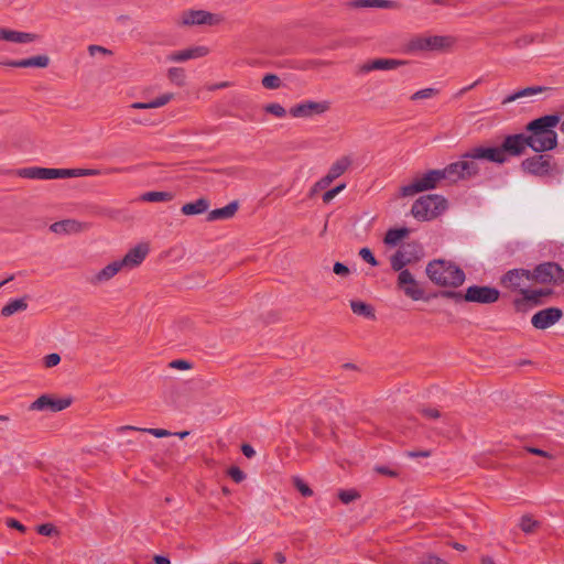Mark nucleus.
Here are the masks:
<instances>
[{
	"instance_id": "obj_50",
	"label": "nucleus",
	"mask_w": 564,
	"mask_h": 564,
	"mask_svg": "<svg viewBox=\"0 0 564 564\" xmlns=\"http://www.w3.org/2000/svg\"><path fill=\"white\" fill-rule=\"evenodd\" d=\"M36 531L41 535L51 536L56 532V528L51 523H44L39 525Z\"/></svg>"
},
{
	"instance_id": "obj_44",
	"label": "nucleus",
	"mask_w": 564,
	"mask_h": 564,
	"mask_svg": "<svg viewBox=\"0 0 564 564\" xmlns=\"http://www.w3.org/2000/svg\"><path fill=\"white\" fill-rule=\"evenodd\" d=\"M419 564H448L445 560L435 554L429 553L420 557Z\"/></svg>"
},
{
	"instance_id": "obj_15",
	"label": "nucleus",
	"mask_w": 564,
	"mask_h": 564,
	"mask_svg": "<svg viewBox=\"0 0 564 564\" xmlns=\"http://www.w3.org/2000/svg\"><path fill=\"white\" fill-rule=\"evenodd\" d=\"M72 402L73 399L69 397L55 398L50 394H43L30 405V409L34 411L59 412L67 409Z\"/></svg>"
},
{
	"instance_id": "obj_56",
	"label": "nucleus",
	"mask_w": 564,
	"mask_h": 564,
	"mask_svg": "<svg viewBox=\"0 0 564 564\" xmlns=\"http://www.w3.org/2000/svg\"><path fill=\"white\" fill-rule=\"evenodd\" d=\"M536 37V35H523L522 37L516 41V44L518 47H523L534 42Z\"/></svg>"
},
{
	"instance_id": "obj_53",
	"label": "nucleus",
	"mask_w": 564,
	"mask_h": 564,
	"mask_svg": "<svg viewBox=\"0 0 564 564\" xmlns=\"http://www.w3.org/2000/svg\"><path fill=\"white\" fill-rule=\"evenodd\" d=\"M6 524L8 528L15 529V530L20 531L21 533H25V531H26L25 525H23L20 521H18L17 519H13V518H8L6 520Z\"/></svg>"
},
{
	"instance_id": "obj_31",
	"label": "nucleus",
	"mask_w": 564,
	"mask_h": 564,
	"mask_svg": "<svg viewBox=\"0 0 564 564\" xmlns=\"http://www.w3.org/2000/svg\"><path fill=\"white\" fill-rule=\"evenodd\" d=\"M209 207V203L205 198H198L195 202L184 204L182 206V213L187 216L199 215L205 213Z\"/></svg>"
},
{
	"instance_id": "obj_10",
	"label": "nucleus",
	"mask_w": 564,
	"mask_h": 564,
	"mask_svg": "<svg viewBox=\"0 0 564 564\" xmlns=\"http://www.w3.org/2000/svg\"><path fill=\"white\" fill-rule=\"evenodd\" d=\"M352 164V159L349 155H343L338 158L333 164L330 165L328 172L326 175H324L322 178H319L313 187V192H316L318 189H325L327 188L335 180L340 177L343 174H345L349 167Z\"/></svg>"
},
{
	"instance_id": "obj_43",
	"label": "nucleus",
	"mask_w": 564,
	"mask_h": 564,
	"mask_svg": "<svg viewBox=\"0 0 564 564\" xmlns=\"http://www.w3.org/2000/svg\"><path fill=\"white\" fill-rule=\"evenodd\" d=\"M264 110L276 118H283L286 115L285 109L280 104L275 102L267 105Z\"/></svg>"
},
{
	"instance_id": "obj_4",
	"label": "nucleus",
	"mask_w": 564,
	"mask_h": 564,
	"mask_svg": "<svg viewBox=\"0 0 564 564\" xmlns=\"http://www.w3.org/2000/svg\"><path fill=\"white\" fill-rule=\"evenodd\" d=\"M446 209V200L440 195L422 196L412 205L411 213L417 220H431Z\"/></svg>"
},
{
	"instance_id": "obj_46",
	"label": "nucleus",
	"mask_w": 564,
	"mask_h": 564,
	"mask_svg": "<svg viewBox=\"0 0 564 564\" xmlns=\"http://www.w3.org/2000/svg\"><path fill=\"white\" fill-rule=\"evenodd\" d=\"M294 485L304 497H311L313 495V490L301 478H294Z\"/></svg>"
},
{
	"instance_id": "obj_49",
	"label": "nucleus",
	"mask_w": 564,
	"mask_h": 564,
	"mask_svg": "<svg viewBox=\"0 0 564 564\" xmlns=\"http://www.w3.org/2000/svg\"><path fill=\"white\" fill-rule=\"evenodd\" d=\"M61 356L56 352L48 354L44 357V365L46 368L55 367L59 364Z\"/></svg>"
},
{
	"instance_id": "obj_2",
	"label": "nucleus",
	"mask_w": 564,
	"mask_h": 564,
	"mask_svg": "<svg viewBox=\"0 0 564 564\" xmlns=\"http://www.w3.org/2000/svg\"><path fill=\"white\" fill-rule=\"evenodd\" d=\"M561 122L558 115H546L530 121L525 127L529 148L542 153L557 145V134L554 128Z\"/></svg>"
},
{
	"instance_id": "obj_58",
	"label": "nucleus",
	"mask_w": 564,
	"mask_h": 564,
	"mask_svg": "<svg viewBox=\"0 0 564 564\" xmlns=\"http://www.w3.org/2000/svg\"><path fill=\"white\" fill-rule=\"evenodd\" d=\"M376 470L379 473V474H382V475H387V476H390V477H397L398 476V473L394 471V470H391L390 468L388 467H376Z\"/></svg>"
},
{
	"instance_id": "obj_14",
	"label": "nucleus",
	"mask_w": 564,
	"mask_h": 564,
	"mask_svg": "<svg viewBox=\"0 0 564 564\" xmlns=\"http://www.w3.org/2000/svg\"><path fill=\"white\" fill-rule=\"evenodd\" d=\"M397 284L413 301H420L424 297V289L409 270L399 273Z\"/></svg>"
},
{
	"instance_id": "obj_8",
	"label": "nucleus",
	"mask_w": 564,
	"mask_h": 564,
	"mask_svg": "<svg viewBox=\"0 0 564 564\" xmlns=\"http://www.w3.org/2000/svg\"><path fill=\"white\" fill-rule=\"evenodd\" d=\"M521 166L524 172L536 176H550L558 172L556 164L549 154L528 158Z\"/></svg>"
},
{
	"instance_id": "obj_40",
	"label": "nucleus",
	"mask_w": 564,
	"mask_h": 564,
	"mask_svg": "<svg viewBox=\"0 0 564 564\" xmlns=\"http://www.w3.org/2000/svg\"><path fill=\"white\" fill-rule=\"evenodd\" d=\"M169 79L177 86H183L185 83V72L181 67H172L167 70Z\"/></svg>"
},
{
	"instance_id": "obj_29",
	"label": "nucleus",
	"mask_w": 564,
	"mask_h": 564,
	"mask_svg": "<svg viewBox=\"0 0 564 564\" xmlns=\"http://www.w3.org/2000/svg\"><path fill=\"white\" fill-rule=\"evenodd\" d=\"M174 98L172 93L163 94L149 102H133L131 108L133 109H152L160 108L169 104Z\"/></svg>"
},
{
	"instance_id": "obj_55",
	"label": "nucleus",
	"mask_w": 564,
	"mask_h": 564,
	"mask_svg": "<svg viewBox=\"0 0 564 564\" xmlns=\"http://www.w3.org/2000/svg\"><path fill=\"white\" fill-rule=\"evenodd\" d=\"M333 271L335 274L340 275V276H346L349 274V269L341 262H336L334 264Z\"/></svg>"
},
{
	"instance_id": "obj_33",
	"label": "nucleus",
	"mask_w": 564,
	"mask_h": 564,
	"mask_svg": "<svg viewBox=\"0 0 564 564\" xmlns=\"http://www.w3.org/2000/svg\"><path fill=\"white\" fill-rule=\"evenodd\" d=\"M544 90L543 87H527V88H523V89H520L509 96H507L503 100H502V104L503 105H507V104H510L517 99H520V98H524V97H531L533 95H536L539 93H542Z\"/></svg>"
},
{
	"instance_id": "obj_25",
	"label": "nucleus",
	"mask_w": 564,
	"mask_h": 564,
	"mask_svg": "<svg viewBox=\"0 0 564 564\" xmlns=\"http://www.w3.org/2000/svg\"><path fill=\"white\" fill-rule=\"evenodd\" d=\"M405 64L406 62L402 59L376 58L364 64L361 67V72L369 73L372 70H391Z\"/></svg>"
},
{
	"instance_id": "obj_57",
	"label": "nucleus",
	"mask_w": 564,
	"mask_h": 564,
	"mask_svg": "<svg viewBox=\"0 0 564 564\" xmlns=\"http://www.w3.org/2000/svg\"><path fill=\"white\" fill-rule=\"evenodd\" d=\"M241 451H242L243 455L248 458H251L256 455V451L249 444H243L241 447Z\"/></svg>"
},
{
	"instance_id": "obj_27",
	"label": "nucleus",
	"mask_w": 564,
	"mask_h": 564,
	"mask_svg": "<svg viewBox=\"0 0 564 564\" xmlns=\"http://www.w3.org/2000/svg\"><path fill=\"white\" fill-rule=\"evenodd\" d=\"M7 66L18 67V68H26V67H37L45 68L50 65V57L47 55H36L23 59L18 61H9L6 63Z\"/></svg>"
},
{
	"instance_id": "obj_60",
	"label": "nucleus",
	"mask_w": 564,
	"mask_h": 564,
	"mask_svg": "<svg viewBox=\"0 0 564 564\" xmlns=\"http://www.w3.org/2000/svg\"><path fill=\"white\" fill-rule=\"evenodd\" d=\"M408 455L410 457H429L430 452H427V451L409 452Z\"/></svg>"
},
{
	"instance_id": "obj_18",
	"label": "nucleus",
	"mask_w": 564,
	"mask_h": 564,
	"mask_svg": "<svg viewBox=\"0 0 564 564\" xmlns=\"http://www.w3.org/2000/svg\"><path fill=\"white\" fill-rule=\"evenodd\" d=\"M562 317V311L556 307H549L536 312L532 318V325L538 329H546L553 326Z\"/></svg>"
},
{
	"instance_id": "obj_48",
	"label": "nucleus",
	"mask_w": 564,
	"mask_h": 564,
	"mask_svg": "<svg viewBox=\"0 0 564 564\" xmlns=\"http://www.w3.org/2000/svg\"><path fill=\"white\" fill-rule=\"evenodd\" d=\"M338 497L344 503H349L358 498V494L355 490H341Z\"/></svg>"
},
{
	"instance_id": "obj_34",
	"label": "nucleus",
	"mask_w": 564,
	"mask_h": 564,
	"mask_svg": "<svg viewBox=\"0 0 564 564\" xmlns=\"http://www.w3.org/2000/svg\"><path fill=\"white\" fill-rule=\"evenodd\" d=\"M124 431H139V432L151 434L159 438L173 435L170 431L164 430V429L137 427V426H132V425H124V426L119 427V432H124Z\"/></svg>"
},
{
	"instance_id": "obj_20",
	"label": "nucleus",
	"mask_w": 564,
	"mask_h": 564,
	"mask_svg": "<svg viewBox=\"0 0 564 564\" xmlns=\"http://www.w3.org/2000/svg\"><path fill=\"white\" fill-rule=\"evenodd\" d=\"M528 147L529 142L525 133H519L508 135L502 142L501 150H503V154L520 155Z\"/></svg>"
},
{
	"instance_id": "obj_39",
	"label": "nucleus",
	"mask_w": 564,
	"mask_h": 564,
	"mask_svg": "<svg viewBox=\"0 0 564 564\" xmlns=\"http://www.w3.org/2000/svg\"><path fill=\"white\" fill-rule=\"evenodd\" d=\"M351 311L357 314L365 317H373V311L370 305L361 302V301H351L350 302Z\"/></svg>"
},
{
	"instance_id": "obj_3",
	"label": "nucleus",
	"mask_w": 564,
	"mask_h": 564,
	"mask_svg": "<svg viewBox=\"0 0 564 564\" xmlns=\"http://www.w3.org/2000/svg\"><path fill=\"white\" fill-rule=\"evenodd\" d=\"M426 275L438 286L457 288L465 281V272L454 262L435 259L426 265Z\"/></svg>"
},
{
	"instance_id": "obj_61",
	"label": "nucleus",
	"mask_w": 564,
	"mask_h": 564,
	"mask_svg": "<svg viewBox=\"0 0 564 564\" xmlns=\"http://www.w3.org/2000/svg\"><path fill=\"white\" fill-rule=\"evenodd\" d=\"M528 451L534 455H539V456H543V457L550 456L547 452L540 449V448L531 447V448H528Z\"/></svg>"
},
{
	"instance_id": "obj_35",
	"label": "nucleus",
	"mask_w": 564,
	"mask_h": 564,
	"mask_svg": "<svg viewBox=\"0 0 564 564\" xmlns=\"http://www.w3.org/2000/svg\"><path fill=\"white\" fill-rule=\"evenodd\" d=\"M541 527L540 521L533 519L531 514H523L519 521V528L525 534L534 533Z\"/></svg>"
},
{
	"instance_id": "obj_54",
	"label": "nucleus",
	"mask_w": 564,
	"mask_h": 564,
	"mask_svg": "<svg viewBox=\"0 0 564 564\" xmlns=\"http://www.w3.org/2000/svg\"><path fill=\"white\" fill-rule=\"evenodd\" d=\"M88 52L91 56L96 55L97 53H100L104 55L111 54V51H109L108 48L100 46V45H95V44L88 46Z\"/></svg>"
},
{
	"instance_id": "obj_6",
	"label": "nucleus",
	"mask_w": 564,
	"mask_h": 564,
	"mask_svg": "<svg viewBox=\"0 0 564 564\" xmlns=\"http://www.w3.org/2000/svg\"><path fill=\"white\" fill-rule=\"evenodd\" d=\"M444 170L445 178L451 182L470 178L479 173V164L474 159H467L466 153L462 160L448 164Z\"/></svg>"
},
{
	"instance_id": "obj_1",
	"label": "nucleus",
	"mask_w": 564,
	"mask_h": 564,
	"mask_svg": "<svg viewBox=\"0 0 564 564\" xmlns=\"http://www.w3.org/2000/svg\"><path fill=\"white\" fill-rule=\"evenodd\" d=\"M149 252V245L141 242L131 248L123 258L116 259L104 268L89 273L86 276V282L94 288L102 286L109 283L118 273L138 268L144 261Z\"/></svg>"
},
{
	"instance_id": "obj_42",
	"label": "nucleus",
	"mask_w": 564,
	"mask_h": 564,
	"mask_svg": "<svg viewBox=\"0 0 564 564\" xmlns=\"http://www.w3.org/2000/svg\"><path fill=\"white\" fill-rule=\"evenodd\" d=\"M345 188H346V184L341 183V184L335 186L334 188L325 192L323 194V202L325 204L330 203L335 198V196L338 195L340 192H343Z\"/></svg>"
},
{
	"instance_id": "obj_9",
	"label": "nucleus",
	"mask_w": 564,
	"mask_h": 564,
	"mask_svg": "<svg viewBox=\"0 0 564 564\" xmlns=\"http://www.w3.org/2000/svg\"><path fill=\"white\" fill-rule=\"evenodd\" d=\"M532 282L530 270L525 269L509 270L500 279V283L503 288L512 292H519L520 294H522Z\"/></svg>"
},
{
	"instance_id": "obj_5",
	"label": "nucleus",
	"mask_w": 564,
	"mask_h": 564,
	"mask_svg": "<svg viewBox=\"0 0 564 564\" xmlns=\"http://www.w3.org/2000/svg\"><path fill=\"white\" fill-rule=\"evenodd\" d=\"M456 40L452 35H416L408 43L410 52L446 51L449 50Z\"/></svg>"
},
{
	"instance_id": "obj_32",
	"label": "nucleus",
	"mask_w": 564,
	"mask_h": 564,
	"mask_svg": "<svg viewBox=\"0 0 564 564\" xmlns=\"http://www.w3.org/2000/svg\"><path fill=\"white\" fill-rule=\"evenodd\" d=\"M26 308H28V303H26L25 299L11 300L1 308V315L3 317H9L18 312L25 311Z\"/></svg>"
},
{
	"instance_id": "obj_19",
	"label": "nucleus",
	"mask_w": 564,
	"mask_h": 564,
	"mask_svg": "<svg viewBox=\"0 0 564 564\" xmlns=\"http://www.w3.org/2000/svg\"><path fill=\"white\" fill-rule=\"evenodd\" d=\"M328 109L329 104L327 101H305L292 107L290 109V115L294 118H306L312 116L313 113H323Z\"/></svg>"
},
{
	"instance_id": "obj_64",
	"label": "nucleus",
	"mask_w": 564,
	"mask_h": 564,
	"mask_svg": "<svg viewBox=\"0 0 564 564\" xmlns=\"http://www.w3.org/2000/svg\"><path fill=\"white\" fill-rule=\"evenodd\" d=\"M481 563H482V564H496V563H495V561H494V558H492V557H490V556H484V557L481 558Z\"/></svg>"
},
{
	"instance_id": "obj_63",
	"label": "nucleus",
	"mask_w": 564,
	"mask_h": 564,
	"mask_svg": "<svg viewBox=\"0 0 564 564\" xmlns=\"http://www.w3.org/2000/svg\"><path fill=\"white\" fill-rule=\"evenodd\" d=\"M274 558L279 564H283L286 561L285 556L281 552H276L274 554Z\"/></svg>"
},
{
	"instance_id": "obj_24",
	"label": "nucleus",
	"mask_w": 564,
	"mask_h": 564,
	"mask_svg": "<svg viewBox=\"0 0 564 564\" xmlns=\"http://www.w3.org/2000/svg\"><path fill=\"white\" fill-rule=\"evenodd\" d=\"M88 226L75 219H64L56 221L50 226V230L57 235H72L82 232L87 229Z\"/></svg>"
},
{
	"instance_id": "obj_45",
	"label": "nucleus",
	"mask_w": 564,
	"mask_h": 564,
	"mask_svg": "<svg viewBox=\"0 0 564 564\" xmlns=\"http://www.w3.org/2000/svg\"><path fill=\"white\" fill-rule=\"evenodd\" d=\"M437 94V90L434 88H424L421 90H417L411 96L412 100H419V99H426L435 96Z\"/></svg>"
},
{
	"instance_id": "obj_37",
	"label": "nucleus",
	"mask_w": 564,
	"mask_h": 564,
	"mask_svg": "<svg viewBox=\"0 0 564 564\" xmlns=\"http://www.w3.org/2000/svg\"><path fill=\"white\" fill-rule=\"evenodd\" d=\"M406 235V228L389 229L384 236V243L388 246H397Z\"/></svg>"
},
{
	"instance_id": "obj_52",
	"label": "nucleus",
	"mask_w": 564,
	"mask_h": 564,
	"mask_svg": "<svg viewBox=\"0 0 564 564\" xmlns=\"http://www.w3.org/2000/svg\"><path fill=\"white\" fill-rule=\"evenodd\" d=\"M228 475L231 477V479L236 482H241L245 479L243 471L238 467H231L228 470Z\"/></svg>"
},
{
	"instance_id": "obj_26",
	"label": "nucleus",
	"mask_w": 564,
	"mask_h": 564,
	"mask_svg": "<svg viewBox=\"0 0 564 564\" xmlns=\"http://www.w3.org/2000/svg\"><path fill=\"white\" fill-rule=\"evenodd\" d=\"M124 170L126 169H121V167H109V169H106L105 171H101L98 169H65L64 175H65V178L83 177V176H98L101 174L119 173Z\"/></svg>"
},
{
	"instance_id": "obj_7",
	"label": "nucleus",
	"mask_w": 564,
	"mask_h": 564,
	"mask_svg": "<svg viewBox=\"0 0 564 564\" xmlns=\"http://www.w3.org/2000/svg\"><path fill=\"white\" fill-rule=\"evenodd\" d=\"M441 180L445 178L444 170H432L416 177L412 183L401 187L402 196H413L420 192L432 189Z\"/></svg>"
},
{
	"instance_id": "obj_36",
	"label": "nucleus",
	"mask_w": 564,
	"mask_h": 564,
	"mask_svg": "<svg viewBox=\"0 0 564 564\" xmlns=\"http://www.w3.org/2000/svg\"><path fill=\"white\" fill-rule=\"evenodd\" d=\"M173 194L170 192H147L141 195L140 199L143 202L150 203H159V202H170L173 199Z\"/></svg>"
},
{
	"instance_id": "obj_22",
	"label": "nucleus",
	"mask_w": 564,
	"mask_h": 564,
	"mask_svg": "<svg viewBox=\"0 0 564 564\" xmlns=\"http://www.w3.org/2000/svg\"><path fill=\"white\" fill-rule=\"evenodd\" d=\"M551 294L550 290L535 289L532 290L530 286L525 289V291L521 294L520 299L514 300V305L517 308H522L527 304L530 305H539L542 303V297H545Z\"/></svg>"
},
{
	"instance_id": "obj_47",
	"label": "nucleus",
	"mask_w": 564,
	"mask_h": 564,
	"mask_svg": "<svg viewBox=\"0 0 564 564\" xmlns=\"http://www.w3.org/2000/svg\"><path fill=\"white\" fill-rule=\"evenodd\" d=\"M359 256L361 257V259L364 261L371 264L372 267L378 265V261L376 260L373 253L371 252V250L369 248H361L359 251Z\"/></svg>"
},
{
	"instance_id": "obj_59",
	"label": "nucleus",
	"mask_w": 564,
	"mask_h": 564,
	"mask_svg": "<svg viewBox=\"0 0 564 564\" xmlns=\"http://www.w3.org/2000/svg\"><path fill=\"white\" fill-rule=\"evenodd\" d=\"M422 413L423 415L430 419H436L440 416V412L437 409H423Z\"/></svg>"
},
{
	"instance_id": "obj_21",
	"label": "nucleus",
	"mask_w": 564,
	"mask_h": 564,
	"mask_svg": "<svg viewBox=\"0 0 564 564\" xmlns=\"http://www.w3.org/2000/svg\"><path fill=\"white\" fill-rule=\"evenodd\" d=\"M37 39L39 35L35 33L21 32L0 26V41L15 44H28L35 42Z\"/></svg>"
},
{
	"instance_id": "obj_28",
	"label": "nucleus",
	"mask_w": 564,
	"mask_h": 564,
	"mask_svg": "<svg viewBox=\"0 0 564 564\" xmlns=\"http://www.w3.org/2000/svg\"><path fill=\"white\" fill-rule=\"evenodd\" d=\"M237 210H238V203L231 202L221 208H216V209L209 212L207 219L209 221H215V220H219V219H229L236 214Z\"/></svg>"
},
{
	"instance_id": "obj_16",
	"label": "nucleus",
	"mask_w": 564,
	"mask_h": 564,
	"mask_svg": "<svg viewBox=\"0 0 564 564\" xmlns=\"http://www.w3.org/2000/svg\"><path fill=\"white\" fill-rule=\"evenodd\" d=\"M467 159L487 160L495 163H503L507 160L506 154L501 148L496 147H477L466 153Z\"/></svg>"
},
{
	"instance_id": "obj_23",
	"label": "nucleus",
	"mask_w": 564,
	"mask_h": 564,
	"mask_svg": "<svg viewBox=\"0 0 564 564\" xmlns=\"http://www.w3.org/2000/svg\"><path fill=\"white\" fill-rule=\"evenodd\" d=\"M209 53L208 47L199 45V46H193L186 50L176 51L167 55V61L170 62H185L188 59L199 58L204 57Z\"/></svg>"
},
{
	"instance_id": "obj_13",
	"label": "nucleus",
	"mask_w": 564,
	"mask_h": 564,
	"mask_svg": "<svg viewBox=\"0 0 564 564\" xmlns=\"http://www.w3.org/2000/svg\"><path fill=\"white\" fill-rule=\"evenodd\" d=\"M221 21V18L217 14L204 10H188L182 12L180 15L178 23L181 25H215Z\"/></svg>"
},
{
	"instance_id": "obj_30",
	"label": "nucleus",
	"mask_w": 564,
	"mask_h": 564,
	"mask_svg": "<svg viewBox=\"0 0 564 564\" xmlns=\"http://www.w3.org/2000/svg\"><path fill=\"white\" fill-rule=\"evenodd\" d=\"M349 4L352 8L392 9L397 7V4L390 0H352Z\"/></svg>"
},
{
	"instance_id": "obj_38",
	"label": "nucleus",
	"mask_w": 564,
	"mask_h": 564,
	"mask_svg": "<svg viewBox=\"0 0 564 564\" xmlns=\"http://www.w3.org/2000/svg\"><path fill=\"white\" fill-rule=\"evenodd\" d=\"M409 263L410 259L401 250H398L390 259L392 270L398 271L399 273L405 270L404 267Z\"/></svg>"
},
{
	"instance_id": "obj_11",
	"label": "nucleus",
	"mask_w": 564,
	"mask_h": 564,
	"mask_svg": "<svg viewBox=\"0 0 564 564\" xmlns=\"http://www.w3.org/2000/svg\"><path fill=\"white\" fill-rule=\"evenodd\" d=\"M533 282L539 283H557L564 281V270L554 262L541 263L530 271Z\"/></svg>"
},
{
	"instance_id": "obj_17",
	"label": "nucleus",
	"mask_w": 564,
	"mask_h": 564,
	"mask_svg": "<svg viewBox=\"0 0 564 564\" xmlns=\"http://www.w3.org/2000/svg\"><path fill=\"white\" fill-rule=\"evenodd\" d=\"M65 169L50 167H24L19 170L18 175L30 180H56L65 178Z\"/></svg>"
},
{
	"instance_id": "obj_41",
	"label": "nucleus",
	"mask_w": 564,
	"mask_h": 564,
	"mask_svg": "<svg viewBox=\"0 0 564 564\" xmlns=\"http://www.w3.org/2000/svg\"><path fill=\"white\" fill-rule=\"evenodd\" d=\"M262 85L267 89H278L281 86V79L274 74H267L262 78Z\"/></svg>"
},
{
	"instance_id": "obj_12",
	"label": "nucleus",
	"mask_w": 564,
	"mask_h": 564,
	"mask_svg": "<svg viewBox=\"0 0 564 564\" xmlns=\"http://www.w3.org/2000/svg\"><path fill=\"white\" fill-rule=\"evenodd\" d=\"M498 289L487 285H471L466 289L464 299L466 302L491 304L499 300Z\"/></svg>"
},
{
	"instance_id": "obj_62",
	"label": "nucleus",
	"mask_w": 564,
	"mask_h": 564,
	"mask_svg": "<svg viewBox=\"0 0 564 564\" xmlns=\"http://www.w3.org/2000/svg\"><path fill=\"white\" fill-rule=\"evenodd\" d=\"M155 564H170V560L166 556L163 555H155L154 556Z\"/></svg>"
},
{
	"instance_id": "obj_51",
	"label": "nucleus",
	"mask_w": 564,
	"mask_h": 564,
	"mask_svg": "<svg viewBox=\"0 0 564 564\" xmlns=\"http://www.w3.org/2000/svg\"><path fill=\"white\" fill-rule=\"evenodd\" d=\"M170 368L177 370H188L192 368L191 362L183 359H175L170 362Z\"/></svg>"
}]
</instances>
